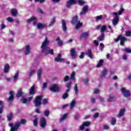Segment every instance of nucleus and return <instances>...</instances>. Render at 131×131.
Segmentation results:
<instances>
[{
	"label": "nucleus",
	"mask_w": 131,
	"mask_h": 131,
	"mask_svg": "<svg viewBox=\"0 0 131 131\" xmlns=\"http://www.w3.org/2000/svg\"><path fill=\"white\" fill-rule=\"evenodd\" d=\"M90 35V33L88 32L82 33L80 35L81 38H88V37Z\"/></svg>",
	"instance_id": "21"
},
{
	"label": "nucleus",
	"mask_w": 131,
	"mask_h": 131,
	"mask_svg": "<svg viewBox=\"0 0 131 131\" xmlns=\"http://www.w3.org/2000/svg\"><path fill=\"white\" fill-rule=\"evenodd\" d=\"M124 51H125L126 52V53H130V52H131V49H130L129 48H125L124 49Z\"/></svg>",
	"instance_id": "55"
},
{
	"label": "nucleus",
	"mask_w": 131,
	"mask_h": 131,
	"mask_svg": "<svg viewBox=\"0 0 131 131\" xmlns=\"http://www.w3.org/2000/svg\"><path fill=\"white\" fill-rule=\"evenodd\" d=\"M13 116H14V115L13 114V113H10L9 114H8V115L7 116V118L8 120H9V121H11Z\"/></svg>",
	"instance_id": "30"
},
{
	"label": "nucleus",
	"mask_w": 131,
	"mask_h": 131,
	"mask_svg": "<svg viewBox=\"0 0 131 131\" xmlns=\"http://www.w3.org/2000/svg\"><path fill=\"white\" fill-rule=\"evenodd\" d=\"M120 37H121V35H120L117 38L114 39L115 42H118V41L120 40Z\"/></svg>",
	"instance_id": "52"
},
{
	"label": "nucleus",
	"mask_w": 131,
	"mask_h": 131,
	"mask_svg": "<svg viewBox=\"0 0 131 131\" xmlns=\"http://www.w3.org/2000/svg\"><path fill=\"white\" fill-rule=\"evenodd\" d=\"M67 117H68V114L66 113L64 114L62 117H61L60 118V121H64V120H65L66 119V118H67Z\"/></svg>",
	"instance_id": "34"
},
{
	"label": "nucleus",
	"mask_w": 131,
	"mask_h": 131,
	"mask_svg": "<svg viewBox=\"0 0 131 131\" xmlns=\"http://www.w3.org/2000/svg\"><path fill=\"white\" fill-rule=\"evenodd\" d=\"M25 55H29L30 54V46L27 45L26 47V49L25 50Z\"/></svg>",
	"instance_id": "25"
},
{
	"label": "nucleus",
	"mask_w": 131,
	"mask_h": 131,
	"mask_svg": "<svg viewBox=\"0 0 131 131\" xmlns=\"http://www.w3.org/2000/svg\"><path fill=\"white\" fill-rule=\"evenodd\" d=\"M78 3L80 6H83L85 4V2L83 0H78Z\"/></svg>",
	"instance_id": "44"
},
{
	"label": "nucleus",
	"mask_w": 131,
	"mask_h": 131,
	"mask_svg": "<svg viewBox=\"0 0 131 131\" xmlns=\"http://www.w3.org/2000/svg\"><path fill=\"white\" fill-rule=\"evenodd\" d=\"M18 77H19V73H16L14 76L13 77L14 81H17Z\"/></svg>",
	"instance_id": "42"
},
{
	"label": "nucleus",
	"mask_w": 131,
	"mask_h": 131,
	"mask_svg": "<svg viewBox=\"0 0 131 131\" xmlns=\"http://www.w3.org/2000/svg\"><path fill=\"white\" fill-rule=\"evenodd\" d=\"M9 95H10V96L7 99V102H8V103H12V102H13V101L14 100V92L13 91H10L9 92Z\"/></svg>",
	"instance_id": "9"
},
{
	"label": "nucleus",
	"mask_w": 131,
	"mask_h": 131,
	"mask_svg": "<svg viewBox=\"0 0 131 131\" xmlns=\"http://www.w3.org/2000/svg\"><path fill=\"white\" fill-rule=\"evenodd\" d=\"M88 11H89V5H85L83 7L82 11L80 12L81 16L85 15V13H88Z\"/></svg>",
	"instance_id": "12"
},
{
	"label": "nucleus",
	"mask_w": 131,
	"mask_h": 131,
	"mask_svg": "<svg viewBox=\"0 0 131 131\" xmlns=\"http://www.w3.org/2000/svg\"><path fill=\"white\" fill-rule=\"evenodd\" d=\"M90 59H93V52L92 50L88 49V52L85 53Z\"/></svg>",
	"instance_id": "18"
},
{
	"label": "nucleus",
	"mask_w": 131,
	"mask_h": 131,
	"mask_svg": "<svg viewBox=\"0 0 131 131\" xmlns=\"http://www.w3.org/2000/svg\"><path fill=\"white\" fill-rule=\"evenodd\" d=\"M115 96L113 94H110L108 96V98L107 99V102H113V99L115 98Z\"/></svg>",
	"instance_id": "29"
},
{
	"label": "nucleus",
	"mask_w": 131,
	"mask_h": 131,
	"mask_svg": "<svg viewBox=\"0 0 131 131\" xmlns=\"http://www.w3.org/2000/svg\"><path fill=\"white\" fill-rule=\"evenodd\" d=\"M121 94L123 95V97L125 98V99H128L130 98V91L125 88H122L121 89Z\"/></svg>",
	"instance_id": "4"
},
{
	"label": "nucleus",
	"mask_w": 131,
	"mask_h": 131,
	"mask_svg": "<svg viewBox=\"0 0 131 131\" xmlns=\"http://www.w3.org/2000/svg\"><path fill=\"white\" fill-rule=\"evenodd\" d=\"M124 112H125V109H121L119 112L118 117H122L124 115Z\"/></svg>",
	"instance_id": "26"
},
{
	"label": "nucleus",
	"mask_w": 131,
	"mask_h": 131,
	"mask_svg": "<svg viewBox=\"0 0 131 131\" xmlns=\"http://www.w3.org/2000/svg\"><path fill=\"white\" fill-rule=\"evenodd\" d=\"M122 58L123 60H126V59H127V56L125 53L123 54Z\"/></svg>",
	"instance_id": "61"
},
{
	"label": "nucleus",
	"mask_w": 131,
	"mask_h": 131,
	"mask_svg": "<svg viewBox=\"0 0 131 131\" xmlns=\"http://www.w3.org/2000/svg\"><path fill=\"white\" fill-rule=\"evenodd\" d=\"M47 86H48V83L47 82H45L43 83L42 88V89H43V90H45V89H46Z\"/></svg>",
	"instance_id": "57"
},
{
	"label": "nucleus",
	"mask_w": 131,
	"mask_h": 131,
	"mask_svg": "<svg viewBox=\"0 0 131 131\" xmlns=\"http://www.w3.org/2000/svg\"><path fill=\"white\" fill-rule=\"evenodd\" d=\"M42 74V69H39L37 72L38 79H39V80H40Z\"/></svg>",
	"instance_id": "28"
},
{
	"label": "nucleus",
	"mask_w": 131,
	"mask_h": 131,
	"mask_svg": "<svg viewBox=\"0 0 131 131\" xmlns=\"http://www.w3.org/2000/svg\"><path fill=\"white\" fill-rule=\"evenodd\" d=\"M49 45H50V41L48 39V37H46L45 39L42 43L41 46L42 53L45 56H48L49 54H50V55H54V50L51 49L49 47H48Z\"/></svg>",
	"instance_id": "1"
},
{
	"label": "nucleus",
	"mask_w": 131,
	"mask_h": 131,
	"mask_svg": "<svg viewBox=\"0 0 131 131\" xmlns=\"http://www.w3.org/2000/svg\"><path fill=\"white\" fill-rule=\"evenodd\" d=\"M44 115H45V116H46L47 117H48V116L50 115V111H49L48 110H45L44 112Z\"/></svg>",
	"instance_id": "46"
},
{
	"label": "nucleus",
	"mask_w": 131,
	"mask_h": 131,
	"mask_svg": "<svg viewBox=\"0 0 131 131\" xmlns=\"http://www.w3.org/2000/svg\"><path fill=\"white\" fill-rule=\"evenodd\" d=\"M103 64H104V60L102 59H100L98 62V63L96 66V67L97 68H100V67L103 66Z\"/></svg>",
	"instance_id": "31"
},
{
	"label": "nucleus",
	"mask_w": 131,
	"mask_h": 131,
	"mask_svg": "<svg viewBox=\"0 0 131 131\" xmlns=\"http://www.w3.org/2000/svg\"><path fill=\"white\" fill-rule=\"evenodd\" d=\"M61 24L62 30L65 32V31L67 30V26H66V21H65V20H61Z\"/></svg>",
	"instance_id": "15"
},
{
	"label": "nucleus",
	"mask_w": 131,
	"mask_h": 131,
	"mask_svg": "<svg viewBox=\"0 0 131 131\" xmlns=\"http://www.w3.org/2000/svg\"><path fill=\"white\" fill-rule=\"evenodd\" d=\"M72 82H70L69 83H68L67 85V88L68 89H70L71 86V84H72Z\"/></svg>",
	"instance_id": "62"
},
{
	"label": "nucleus",
	"mask_w": 131,
	"mask_h": 131,
	"mask_svg": "<svg viewBox=\"0 0 131 131\" xmlns=\"http://www.w3.org/2000/svg\"><path fill=\"white\" fill-rule=\"evenodd\" d=\"M116 118L113 117L112 118V120H111L110 122L112 125H115L116 124Z\"/></svg>",
	"instance_id": "32"
},
{
	"label": "nucleus",
	"mask_w": 131,
	"mask_h": 131,
	"mask_svg": "<svg viewBox=\"0 0 131 131\" xmlns=\"http://www.w3.org/2000/svg\"><path fill=\"white\" fill-rule=\"evenodd\" d=\"M120 40L121 46H123L124 45V42L126 41L127 39L125 38V37L123 36L122 35H121Z\"/></svg>",
	"instance_id": "17"
},
{
	"label": "nucleus",
	"mask_w": 131,
	"mask_h": 131,
	"mask_svg": "<svg viewBox=\"0 0 131 131\" xmlns=\"http://www.w3.org/2000/svg\"><path fill=\"white\" fill-rule=\"evenodd\" d=\"M47 125V120L45 118H41L40 119V126L42 128H45Z\"/></svg>",
	"instance_id": "7"
},
{
	"label": "nucleus",
	"mask_w": 131,
	"mask_h": 131,
	"mask_svg": "<svg viewBox=\"0 0 131 131\" xmlns=\"http://www.w3.org/2000/svg\"><path fill=\"white\" fill-rule=\"evenodd\" d=\"M78 22H79L78 20V16H76L73 18L71 23L72 24L74 25L78 23Z\"/></svg>",
	"instance_id": "23"
},
{
	"label": "nucleus",
	"mask_w": 131,
	"mask_h": 131,
	"mask_svg": "<svg viewBox=\"0 0 131 131\" xmlns=\"http://www.w3.org/2000/svg\"><path fill=\"white\" fill-rule=\"evenodd\" d=\"M20 101L24 104H27V103H28V100H27V99L24 98V96L22 97Z\"/></svg>",
	"instance_id": "40"
},
{
	"label": "nucleus",
	"mask_w": 131,
	"mask_h": 131,
	"mask_svg": "<svg viewBox=\"0 0 131 131\" xmlns=\"http://www.w3.org/2000/svg\"><path fill=\"white\" fill-rule=\"evenodd\" d=\"M27 121L26 120L23 119L20 120V122H17L14 125L12 123H10L9 124V126L11 127L10 131H17L20 126H21V124H25Z\"/></svg>",
	"instance_id": "2"
},
{
	"label": "nucleus",
	"mask_w": 131,
	"mask_h": 131,
	"mask_svg": "<svg viewBox=\"0 0 131 131\" xmlns=\"http://www.w3.org/2000/svg\"><path fill=\"white\" fill-rule=\"evenodd\" d=\"M67 98H68V93L66 92L62 95V98L63 100H65V99H67Z\"/></svg>",
	"instance_id": "48"
},
{
	"label": "nucleus",
	"mask_w": 131,
	"mask_h": 131,
	"mask_svg": "<svg viewBox=\"0 0 131 131\" xmlns=\"http://www.w3.org/2000/svg\"><path fill=\"white\" fill-rule=\"evenodd\" d=\"M24 93L22 92V89H20L18 91L17 94H16L17 98H20V97H24Z\"/></svg>",
	"instance_id": "22"
},
{
	"label": "nucleus",
	"mask_w": 131,
	"mask_h": 131,
	"mask_svg": "<svg viewBox=\"0 0 131 131\" xmlns=\"http://www.w3.org/2000/svg\"><path fill=\"white\" fill-rule=\"evenodd\" d=\"M6 20H7V21H8V22H11V23H12V22H13V21H14V19H13V18H12V17H8V18L6 19Z\"/></svg>",
	"instance_id": "53"
},
{
	"label": "nucleus",
	"mask_w": 131,
	"mask_h": 131,
	"mask_svg": "<svg viewBox=\"0 0 131 131\" xmlns=\"http://www.w3.org/2000/svg\"><path fill=\"white\" fill-rule=\"evenodd\" d=\"M11 13L13 17H17L18 15V10L16 9H11Z\"/></svg>",
	"instance_id": "20"
},
{
	"label": "nucleus",
	"mask_w": 131,
	"mask_h": 131,
	"mask_svg": "<svg viewBox=\"0 0 131 131\" xmlns=\"http://www.w3.org/2000/svg\"><path fill=\"white\" fill-rule=\"evenodd\" d=\"M38 121V118H35L34 120H33V124L34 125V126H37V122Z\"/></svg>",
	"instance_id": "47"
},
{
	"label": "nucleus",
	"mask_w": 131,
	"mask_h": 131,
	"mask_svg": "<svg viewBox=\"0 0 131 131\" xmlns=\"http://www.w3.org/2000/svg\"><path fill=\"white\" fill-rule=\"evenodd\" d=\"M71 78L72 80H75V72H73L71 75Z\"/></svg>",
	"instance_id": "43"
},
{
	"label": "nucleus",
	"mask_w": 131,
	"mask_h": 131,
	"mask_svg": "<svg viewBox=\"0 0 131 131\" xmlns=\"http://www.w3.org/2000/svg\"><path fill=\"white\" fill-rule=\"evenodd\" d=\"M106 27H107V26L105 25L102 26L101 28V32H105V31H106V32H108V30H106Z\"/></svg>",
	"instance_id": "37"
},
{
	"label": "nucleus",
	"mask_w": 131,
	"mask_h": 131,
	"mask_svg": "<svg viewBox=\"0 0 131 131\" xmlns=\"http://www.w3.org/2000/svg\"><path fill=\"white\" fill-rule=\"evenodd\" d=\"M89 80H90L89 79V78H86V79H83V81L84 84H88V83H89Z\"/></svg>",
	"instance_id": "54"
},
{
	"label": "nucleus",
	"mask_w": 131,
	"mask_h": 131,
	"mask_svg": "<svg viewBox=\"0 0 131 131\" xmlns=\"http://www.w3.org/2000/svg\"><path fill=\"white\" fill-rule=\"evenodd\" d=\"M76 24V29L78 30L82 26V23H80V21H79Z\"/></svg>",
	"instance_id": "35"
},
{
	"label": "nucleus",
	"mask_w": 131,
	"mask_h": 131,
	"mask_svg": "<svg viewBox=\"0 0 131 131\" xmlns=\"http://www.w3.org/2000/svg\"><path fill=\"white\" fill-rule=\"evenodd\" d=\"M105 75H107V69H105L101 73V77H104Z\"/></svg>",
	"instance_id": "39"
},
{
	"label": "nucleus",
	"mask_w": 131,
	"mask_h": 131,
	"mask_svg": "<svg viewBox=\"0 0 131 131\" xmlns=\"http://www.w3.org/2000/svg\"><path fill=\"white\" fill-rule=\"evenodd\" d=\"M90 102L91 103H96V99H95L94 98H92L90 99Z\"/></svg>",
	"instance_id": "63"
},
{
	"label": "nucleus",
	"mask_w": 131,
	"mask_h": 131,
	"mask_svg": "<svg viewBox=\"0 0 131 131\" xmlns=\"http://www.w3.org/2000/svg\"><path fill=\"white\" fill-rule=\"evenodd\" d=\"M49 101L48 100V99H43V101H42V104L43 105H46V104H48Z\"/></svg>",
	"instance_id": "58"
},
{
	"label": "nucleus",
	"mask_w": 131,
	"mask_h": 131,
	"mask_svg": "<svg viewBox=\"0 0 131 131\" xmlns=\"http://www.w3.org/2000/svg\"><path fill=\"white\" fill-rule=\"evenodd\" d=\"M99 46L100 47V51H102L103 50H104V48H105V46L103 43H101Z\"/></svg>",
	"instance_id": "50"
},
{
	"label": "nucleus",
	"mask_w": 131,
	"mask_h": 131,
	"mask_svg": "<svg viewBox=\"0 0 131 131\" xmlns=\"http://www.w3.org/2000/svg\"><path fill=\"white\" fill-rule=\"evenodd\" d=\"M82 124L84 126H90L91 124V122H89V121L84 122Z\"/></svg>",
	"instance_id": "45"
},
{
	"label": "nucleus",
	"mask_w": 131,
	"mask_h": 131,
	"mask_svg": "<svg viewBox=\"0 0 131 131\" xmlns=\"http://www.w3.org/2000/svg\"><path fill=\"white\" fill-rule=\"evenodd\" d=\"M55 23H56V17H53L51 18L49 27H52V26H54V25H55Z\"/></svg>",
	"instance_id": "24"
},
{
	"label": "nucleus",
	"mask_w": 131,
	"mask_h": 131,
	"mask_svg": "<svg viewBox=\"0 0 131 131\" xmlns=\"http://www.w3.org/2000/svg\"><path fill=\"white\" fill-rule=\"evenodd\" d=\"M99 115H100V113H96L95 115L93 116V118H94L95 119H96V118H98Z\"/></svg>",
	"instance_id": "51"
},
{
	"label": "nucleus",
	"mask_w": 131,
	"mask_h": 131,
	"mask_svg": "<svg viewBox=\"0 0 131 131\" xmlns=\"http://www.w3.org/2000/svg\"><path fill=\"white\" fill-rule=\"evenodd\" d=\"M124 11V9H123L122 8H121L120 10L117 12H113V15H114V16H116V17H114L113 19L112 20V24L114 27L118 24V22H119V16L118 15H121L122 14V12Z\"/></svg>",
	"instance_id": "3"
},
{
	"label": "nucleus",
	"mask_w": 131,
	"mask_h": 131,
	"mask_svg": "<svg viewBox=\"0 0 131 131\" xmlns=\"http://www.w3.org/2000/svg\"><path fill=\"white\" fill-rule=\"evenodd\" d=\"M35 73V70H32L29 74V76H32V75H33V74H34Z\"/></svg>",
	"instance_id": "56"
},
{
	"label": "nucleus",
	"mask_w": 131,
	"mask_h": 131,
	"mask_svg": "<svg viewBox=\"0 0 131 131\" xmlns=\"http://www.w3.org/2000/svg\"><path fill=\"white\" fill-rule=\"evenodd\" d=\"M94 94H99L100 93V90L99 89H95L94 91Z\"/></svg>",
	"instance_id": "64"
},
{
	"label": "nucleus",
	"mask_w": 131,
	"mask_h": 131,
	"mask_svg": "<svg viewBox=\"0 0 131 131\" xmlns=\"http://www.w3.org/2000/svg\"><path fill=\"white\" fill-rule=\"evenodd\" d=\"M75 4H76V1H75V0H69L67 2L66 6L69 8L72 5H75Z\"/></svg>",
	"instance_id": "11"
},
{
	"label": "nucleus",
	"mask_w": 131,
	"mask_h": 131,
	"mask_svg": "<svg viewBox=\"0 0 131 131\" xmlns=\"http://www.w3.org/2000/svg\"><path fill=\"white\" fill-rule=\"evenodd\" d=\"M36 25H37V28H38V29H43V28H47V27H48V25L46 24H42L41 23H38Z\"/></svg>",
	"instance_id": "13"
},
{
	"label": "nucleus",
	"mask_w": 131,
	"mask_h": 131,
	"mask_svg": "<svg viewBox=\"0 0 131 131\" xmlns=\"http://www.w3.org/2000/svg\"><path fill=\"white\" fill-rule=\"evenodd\" d=\"M74 91H75V93L76 95H78V87L77 86V84H75L74 86Z\"/></svg>",
	"instance_id": "38"
},
{
	"label": "nucleus",
	"mask_w": 131,
	"mask_h": 131,
	"mask_svg": "<svg viewBox=\"0 0 131 131\" xmlns=\"http://www.w3.org/2000/svg\"><path fill=\"white\" fill-rule=\"evenodd\" d=\"M49 90L54 93L60 92V86L56 84H53L49 87Z\"/></svg>",
	"instance_id": "6"
},
{
	"label": "nucleus",
	"mask_w": 131,
	"mask_h": 131,
	"mask_svg": "<svg viewBox=\"0 0 131 131\" xmlns=\"http://www.w3.org/2000/svg\"><path fill=\"white\" fill-rule=\"evenodd\" d=\"M69 79V76H66L63 79V81L64 82L68 81Z\"/></svg>",
	"instance_id": "60"
},
{
	"label": "nucleus",
	"mask_w": 131,
	"mask_h": 131,
	"mask_svg": "<svg viewBox=\"0 0 131 131\" xmlns=\"http://www.w3.org/2000/svg\"><path fill=\"white\" fill-rule=\"evenodd\" d=\"M55 40L56 41H58V46H60V47H61V46H62L63 41L60 40V37H57V38L55 39Z\"/></svg>",
	"instance_id": "33"
},
{
	"label": "nucleus",
	"mask_w": 131,
	"mask_h": 131,
	"mask_svg": "<svg viewBox=\"0 0 131 131\" xmlns=\"http://www.w3.org/2000/svg\"><path fill=\"white\" fill-rule=\"evenodd\" d=\"M76 104V101L75 100H73L71 101L70 104V110H72L73 108H74V106H75V104Z\"/></svg>",
	"instance_id": "27"
},
{
	"label": "nucleus",
	"mask_w": 131,
	"mask_h": 131,
	"mask_svg": "<svg viewBox=\"0 0 131 131\" xmlns=\"http://www.w3.org/2000/svg\"><path fill=\"white\" fill-rule=\"evenodd\" d=\"M27 23H31V22H33V25L35 26L36 25V23L37 22V20L36 19V18L35 17H32L31 18L28 19L27 20Z\"/></svg>",
	"instance_id": "8"
},
{
	"label": "nucleus",
	"mask_w": 131,
	"mask_h": 131,
	"mask_svg": "<svg viewBox=\"0 0 131 131\" xmlns=\"http://www.w3.org/2000/svg\"><path fill=\"white\" fill-rule=\"evenodd\" d=\"M35 85H33L30 88L29 91V95H35Z\"/></svg>",
	"instance_id": "16"
},
{
	"label": "nucleus",
	"mask_w": 131,
	"mask_h": 131,
	"mask_svg": "<svg viewBox=\"0 0 131 131\" xmlns=\"http://www.w3.org/2000/svg\"><path fill=\"white\" fill-rule=\"evenodd\" d=\"M35 3H39V4H43L45 2H46V0H34Z\"/></svg>",
	"instance_id": "49"
},
{
	"label": "nucleus",
	"mask_w": 131,
	"mask_h": 131,
	"mask_svg": "<svg viewBox=\"0 0 131 131\" xmlns=\"http://www.w3.org/2000/svg\"><path fill=\"white\" fill-rule=\"evenodd\" d=\"M103 15H100L99 16H97L95 18V20L96 22H98V21H99V20H102V19L103 18Z\"/></svg>",
	"instance_id": "41"
},
{
	"label": "nucleus",
	"mask_w": 131,
	"mask_h": 131,
	"mask_svg": "<svg viewBox=\"0 0 131 131\" xmlns=\"http://www.w3.org/2000/svg\"><path fill=\"white\" fill-rule=\"evenodd\" d=\"M41 100H42V96H37L35 98L33 101L34 104L35 105L36 107H40L41 105Z\"/></svg>",
	"instance_id": "5"
},
{
	"label": "nucleus",
	"mask_w": 131,
	"mask_h": 131,
	"mask_svg": "<svg viewBox=\"0 0 131 131\" xmlns=\"http://www.w3.org/2000/svg\"><path fill=\"white\" fill-rule=\"evenodd\" d=\"M126 36H131V32L130 31H128L126 32Z\"/></svg>",
	"instance_id": "59"
},
{
	"label": "nucleus",
	"mask_w": 131,
	"mask_h": 131,
	"mask_svg": "<svg viewBox=\"0 0 131 131\" xmlns=\"http://www.w3.org/2000/svg\"><path fill=\"white\" fill-rule=\"evenodd\" d=\"M104 37H105V34H104L103 32H101V36H99L98 39V40L102 41V40H103V39H104Z\"/></svg>",
	"instance_id": "36"
},
{
	"label": "nucleus",
	"mask_w": 131,
	"mask_h": 131,
	"mask_svg": "<svg viewBox=\"0 0 131 131\" xmlns=\"http://www.w3.org/2000/svg\"><path fill=\"white\" fill-rule=\"evenodd\" d=\"M62 57V54L61 53L59 54L55 58V61L56 62H62L64 61V58H61Z\"/></svg>",
	"instance_id": "14"
},
{
	"label": "nucleus",
	"mask_w": 131,
	"mask_h": 131,
	"mask_svg": "<svg viewBox=\"0 0 131 131\" xmlns=\"http://www.w3.org/2000/svg\"><path fill=\"white\" fill-rule=\"evenodd\" d=\"M70 53L72 59H76L77 54L76 53L75 48H72L70 51Z\"/></svg>",
	"instance_id": "10"
},
{
	"label": "nucleus",
	"mask_w": 131,
	"mask_h": 131,
	"mask_svg": "<svg viewBox=\"0 0 131 131\" xmlns=\"http://www.w3.org/2000/svg\"><path fill=\"white\" fill-rule=\"evenodd\" d=\"M10 71V65L9 64H5L3 71L4 73H8Z\"/></svg>",
	"instance_id": "19"
}]
</instances>
